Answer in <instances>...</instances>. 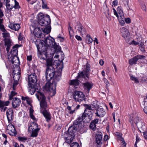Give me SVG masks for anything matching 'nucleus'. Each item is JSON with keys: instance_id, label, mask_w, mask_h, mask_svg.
Instances as JSON below:
<instances>
[{"instance_id": "obj_21", "label": "nucleus", "mask_w": 147, "mask_h": 147, "mask_svg": "<svg viewBox=\"0 0 147 147\" xmlns=\"http://www.w3.org/2000/svg\"><path fill=\"white\" fill-rule=\"evenodd\" d=\"M96 142L98 145H100L102 144L101 141L102 138V134L100 131H98L95 136Z\"/></svg>"}, {"instance_id": "obj_30", "label": "nucleus", "mask_w": 147, "mask_h": 147, "mask_svg": "<svg viewBox=\"0 0 147 147\" xmlns=\"http://www.w3.org/2000/svg\"><path fill=\"white\" fill-rule=\"evenodd\" d=\"M84 88L88 91L90 90V88L92 87V85L88 82L84 83Z\"/></svg>"}, {"instance_id": "obj_11", "label": "nucleus", "mask_w": 147, "mask_h": 147, "mask_svg": "<svg viewBox=\"0 0 147 147\" xmlns=\"http://www.w3.org/2000/svg\"><path fill=\"white\" fill-rule=\"evenodd\" d=\"M28 85L29 87H33L37 82V76L35 73L32 74L30 75L28 74Z\"/></svg>"}, {"instance_id": "obj_46", "label": "nucleus", "mask_w": 147, "mask_h": 147, "mask_svg": "<svg viewBox=\"0 0 147 147\" xmlns=\"http://www.w3.org/2000/svg\"><path fill=\"white\" fill-rule=\"evenodd\" d=\"M32 87H30V88H30L29 90V92L32 95L33 94L35 91V89L34 88H33Z\"/></svg>"}, {"instance_id": "obj_9", "label": "nucleus", "mask_w": 147, "mask_h": 147, "mask_svg": "<svg viewBox=\"0 0 147 147\" xmlns=\"http://www.w3.org/2000/svg\"><path fill=\"white\" fill-rule=\"evenodd\" d=\"M114 14L118 18L119 22L122 26L124 25L125 21H124V16L123 15V10L122 9L121 7H118L117 8V13L115 9H113Z\"/></svg>"}, {"instance_id": "obj_37", "label": "nucleus", "mask_w": 147, "mask_h": 147, "mask_svg": "<svg viewBox=\"0 0 147 147\" xmlns=\"http://www.w3.org/2000/svg\"><path fill=\"white\" fill-rule=\"evenodd\" d=\"M12 1L13 4H14V7L15 9L18 8L19 7L18 3L16 1V0H13Z\"/></svg>"}, {"instance_id": "obj_23", "label": "nucleus", "mask_w": 147, "mask_h": 147, "mask_svg": "<svg viewBox=\"0 0 147 147\" xmlns=\"http://www.w3.org/2000/svg\"><path fill=\"white\" fill-rule=\"evenodd\" d=\"M13 110L11 109H8L6 111V115L8 122H10L12 120L13 118Z\"/></svg>"}, {"instance_id": "obj_26", "label": "nucleus", "mask_w": 147, "mask_h": 147, "mask_svg": "<svg viewBox=\"0 0 147 147\" xmlns=\"http://www.w3.org/2000/svg\"><path fill=\"white\" fill-rule=\"evenodd\" d=\"M13 73H20V68L19 65H13Z\"/></svg>"}, {"instance_id": "obj_59", "label": "nucleus", "mask_w": 147, "mask_h": 147, "mask_svg": "<svg viewBox=\"0 0 147 147\" xmlns=\"http://www.w3.org/2000/svg\"><path fill=\"white\" fill-rule=\"evenodd\" d=\"M40 4L37 3V5L34 6V7L35 9H38L40 8Z\"/></svg>"}, {"instance_id": "obj_60", "label": "nucleus", "mask_w": 147, "mask_h": 147, "mask_svg": "<svg viewBox=\"0 0 147 147\" xmlns=\"http://www.w3.org/2000/svg\"><path fill=\"white\" fill-rule=\"evenodd\" d=\"M104 140L105 141H107L109 139V137L108 135H105L104 137Z\"/></svg>"}, {"instance_id": "obj_64", "label": "nucleus", "mask_w": 147, "mask_h": 147, "mask_svg": "<svg viewBox=\"0 0 147 147\" xmlns=\"http://www.w3.org/2000/svg\"><path fill=\"white\" fill-rule=\"evenodd\" d=\"M143 110L144 112L147 115V107H145L143 109Z\"/></svg>"}, {"instance_id": "obj_2", "label": "nucleus", "mask_w": 147, "mask_h": 147, "mask_svg": "<svg viewBox=\"0 0 147 147\" xmlns=\"http://www.w3.org/2000/svg\"><path fill=\"white\" fill-rule=\"evenodd\" d=\"M38 51V55L40 59H44L47 62V64H59L64 59V55L61 51L55 52L54 49H48L36 46Z\"/></svg>"}, {"instance_id": "obj_62", "label": "nucleus", "mask_w": 147, "mask_h": 147, "mask_svg": "<svg viewBox=\"0 0 147 147\" xmlns=\"http://www.w3.org/2000/svg\"><path fill=\"white\" fill-rule=\"evenodd\" d=\"M120 138H121V141H122V142L123 143V144L124 146H126V143L125 142V141H124V140L121 137Z\"/></svg>"}, {"instance_id": "obj_45", "label": "nucleus", "mask_w": 147, "mask_h": 147, "mask_svg": "<svg viewBox=\"0 0 147 147\" xmlns=\"http://www.w3.org/2000/svg\"><path fill=\"white\" fill-rule=\"evenodd\" d=\"M70 147H80V146L77 142H74L71 144Z\"/></svg>"}, {"instance_id": "obj_6", "label": "nucleus", "mask_w": 147, "mask_h": 147, "mask_svg": "<svg viewBox=\"0 0 147 147\" xmlns=\"http://www.w3.org/2000/svg\"><path fill=\"white\" fill-rule=\"evenodd\" d=\"M19 47L18 45H16L13 47L10 53H8L7 59L9 61L8 63L13 64L16 63H20L19 59L17 57L18 54L17 49Z\"/></svg>"}, {"instance_id": "obj_7", "label": "nucleus", "mask_w": 147, "mask_h": 147, "mask_svg": "<svg viewBox=\"0 0 147 147\" xmlns=\"http://www.w3.org/2000/svg\"><path fill=\"white\" fill-rule=\"evenodd\" d=\"M38 20L39 24L43 26H46L49 25L51 23V19L48 15L45 16L41 13H40L38 15Z\"/></svg>"}, {"instance_id": "obj_32", "label": "nucleus", "mask_w": 147, "mask_h": 147, "mask_svg": "<svg viewBox=\"0 0 147 147\" xmlns=\"http://www.w3.org/2000/svg\"><path fill=\"white\" fill-rule=\"evenodd\" d=\"M43 32L46 34L49 33L51 30V27L50 26H48L42 30Z\"/></svg>"}, {"instance_id": "obj_8", "label": "nucleus", "mask_w": 147, "mask_h": 147, "mask_svg": "<svg viewBox=\"0 0 147 147\" xmlns=\"http://www.w3.org/2000/svg\"><path fill=\"white\" fill-rule=\"evenodd\" d=\"M84 67L85 69L80 73L78 74L77 78L78 79H84L87 80L86 78H88L89 72L90 71V67L89 65H84Z\"/></svg>"}, {"instance_id": "obj_48", "label": "nucleus", "mask_w": 147, "mask_h": 147, "mask_svg": "<svg viewBox=\"0 0 147 147\" xmlns=\"http://www.w3.org/2000/svg\"><path fill=\"white\" fill-rule=\"evenodd\" d=\"M99 119L98 118H96L94 119L91 121V122L92 123H93L94 124V125H96V124L98 123L99 121Z\"/></svg>"}, {"instance_id": "obj_47", "label": "nucleus", "mask_w": 147, "mask_h": 147, "mask_svg": "<svg viewBox=\"0 0 147 147\" xmlns=\"http://www.w3.org/2000/svg\"><path fill=\"white\" fill-rule=\"evenodd\" d=\"M127 42L129 44L133 45H137L138 44V42H137L134 40H132L131 42H130V40H129V41Z\"/></svg>"}, {"instance_id": "obj_35", "label": "nucleus", "mask_w": 147, "mask_h": 147, "mask_svg": "<svg viewBox=\"0 0 147 147\" xmlns=\"http://www.w3.org/2000/svg\"><path fill=\"white\" fill-rule=\"evenodd\" d=\"M9 134L10 135L13 136H16L17 134V133L15 127L14 128H13L9 132Z\"/></svg>"}, {"instance_id": "obj_4", "label": "nucleus", "mask_w": 147, "mask_h": 147, "mask_svg": "<svg viewBox=\"0 0 147 147\" xmlns=\"http://www.w3.org/2000/svg\"><path fill=\"white\" fill-rule=\"evenodd\" d=\"M36 96L38 100L40 101L41 107L40 112L46 119L47 121L49 122L51 119V114L47 110L48 105L46 100V97L43 93L39 91L38 92Z\"/></svg>"}, {"instance_id": "obj_14", "label": "nucleus", "mask_w": 147, "mask_h": 147, "mask_svg": "<svg viewBox=\"0 0 147 147\" xmlns=\"http://www.w3.org/2000/svg\"><path fill=\"white\" fill-rule=\"evenodd\" d=\"M13 90L16 89V87L18 84V82L20 76V73H13Z\"/></svg>"}, {"instance_id": "obj_3", "label": "nucleus", "mask_w": 147, "mask_h": 147, "mask_svg": "<svg viewBox=\"0 0 147 147\" xmlns=\"http://www.w3.org/2000/svg\"><path fill=\"white\" fill-rule=\"evenodd\" d=\"M93 110L84 111L82 116H79L78 119L74 121L73 125L70 127L67 132H65L64 139L66 143L69 144L71 143L74 139L75 133L81 127V123L83 121L84 122H89L92 119Z\"/></svg>"}, {"instance_id": "obj_36", "label": "nucleus", "mask_w": 147, "mask_h": 147, "mask_svg": "<svg viewBox=\"0 0 147 147\" xmlns=\"http://www.w3.org/2000/svg\"><path fill=\"white\" fill-rule=\"evenodd\" d=\"M84 106H85V109L84 111H88L92 110L91 105H89L87 104H85Z\"/></svg>"}, {"instance_id": "obj_5", "label": "nucleus", "mask_w": 147, "mask_h": 147, "mask_svg": "<svg viewBox=\"0 0 147 147\" xmlns=\"http://www.w3.org/2000/svg\"><path fill=\"white\" fill-rule=\"evenodd\" d=\"M50 37L53 39V40L49 37H47L44 41L42 40H38L36 42V46H39L41 47H45V49H47L48 48L49 49H54L55 52L56 50H59V44L55 42L54 38L51 37Z\"/></svg>"}, {"instance_id": "obj_31", "label": "nucleus", "mask_w": 147, "mask_h": 147, "mask_svg": "<svg viewBox=\"0 0 147 147\" xmlns=\"http://www.w3.org/2000/svg\"><path fill=\"white\" fill-rule=\"evenodd\" d=\"M8 41H5V45L6 47V49L7 52L9 51L11 46V41L10 40H7Z\"/></svg>"}, {"instance_id": "obj_55", "label": "nucleus", "mask_w": 147, "mask_h": 147, "mask_svg": "<svg viewBox=\"0 0 147 147\" xmlns=\"http://www.w3.org/2000/svg\"><path fill=\"white\" fill-rule=\"evenodd\" d=\"M91 106L92 107V108L94 109H96L98 107L97 104L94 103L91 104Z\"/></svg>"}, {"instance_id": "obj_44", "label": "nucleus", "mask_w": 147, "mask_h": 147, "mask_svg": "<svg viewBox=\"0 0 147 147\" xmlns=\"http://www.w3.org/2000/svg\"><path fill=\"white\" fill-rule=\"evenodd\" d=\"M139 46L141 51L143 52H144L145 51L144 49V44L143 43H141Z\"/></svg>"}, {"instance_id": "obj_57", "label": "nucleus", "mask_w": 147, "mask_h": 147, "mask_svg": "<svg viewBox=\"0 0 147 147\" xmlns=\"http://www.w3.org/2000/svg\"><path fill=\"white\" fill-rule=\"evenodd\" d=\"M140 138L137 134L136 135V142L138 143L140 141Z\"/></svg>"}, {"instance_id": "obj_54", "label": "nucleus", "mask_w": 147, "mask_h": 147, "mask_svg": "<svg viewBox=\"0 0 147 147\" xmlns=\"http://www.w3.org/2000/svg\"><path fill=\"white\" fill-rule=\"evenodd\" d=\"M75 38L78 40L81 41L82 40V38L79 36L76 35L75 36Z\"/></svg>"}, {"instance_id": "obj_20", "label": "nucleus", "mask_w": 147, "mask_h": 147, "mask_svg": "<svg viewBox=\"0 0 147 147\" xmlns=\"http://www.w3.org/2000/svg\"><path fill=\"white\" fill-rule=\"evenodd\" d=\"M106 113L103 108H98L96 110V112L95 113L96 117L99 118L103 117L106 114Z\"/></svg>"}, {"instance_id": "obj_24", "label": "nucleus", "mask_w": 147, "mask_h": 147, "mask_svg": "<svg viewBox=\"0 0 147 147\" xmlns=\"http://www.w3.org/2000/svg\"><path fill=\"white\" fill-rule=\"evenodd\" d=\"M38 125L35 122H31L29 125L28 130L29 131H31L32 130L40 129L38 127Z\"/></svg>"}, {"instance_id": "obj_1", "label": "nucleus", "mask_w": 147, "mask_h": 147, "mask_svg": "<svg viewBox=\"0 0 147 147\" xmlns=\"http://www.w3.org/2000/svg\"><path fill=\"white\" fill-rule=\"evenodd\" d=\"M63 65H47L45 77L48 81L44 86L51 96L56 94L57 82L60 79Z\"/></svg>"}, {"instance_id": "obj_58", "label": "nucleus", "mask_w": 147, "mask_h": 147, "mask_svg": "<svg viewBox=\"0 0 147 147\" xmlns=\"http://www.w3.org/2000/svg\"><path fill=\"white\" fill-rule=\"evenodd\" d=\"M104 80L105 83L106 84V86H108L109 84V83L108 80L106 79L105 78L104 79Z\"/></svg>"}, {"instance_id": "obj_17", "label": "nucleus", "mask_w": 147, "mask_h": 147, "mask_svg": "<svg viewBox=\"0 0 147 147\" xmlns=\"http://www.w3.org/2000/svg\"><path fill=\"white\" fill-rule=\"evenodd\" d=\"M141 119L139 118L138 115L137 114H132L131 115L130 118V122L131 123H135L137 125L138 123L140 121Z\"/></svg>"}, {"instance_id": "obj_25", "label": "nucleus", "mask_w": 147, "mask_h": 147, "mask_svg": "<svg viewBox=\"0 0 147 147\" xmlns=\"http://www.w3.org/2000/svg\"><path fill=\"white\" fill-rule=\"evenodd\" d=\"M9 28L15 31H18L20 28V24H11L9 25Z\"/></svg>"}, {"instance_id": "obj_49", "label": "nucleus", "mask_w": 147, "mask_h": 147, "mask_svg": "<svg viewBox=\"0 0 147 147\" xmlns=\"http://www.w3.org/2000/svg\"><path fill=\"white\" fill-rule=\"evenodd\" d=\"M37 0H27L28 3L30 4H33L35 3Z\"/></svg>"}, {"instance_id": "obj_61", "label": "nucleus", "mask_w": 147, "mask_h": 147, "mask_svg": "<svg viewBox=\"0 0 147 147\" xmlns=\"http://www.w3.org/2000/svg\"><path fill=\"white\" fill-rule=\"evenodd\" d=\"M13 146L14 147H19L18 144L16 142H14L13 143Z\"/></svg>"}, {"instance_id": "obj_22", "label": "nucleus", "mask_w": 147, "mask_h": 147, "mask_svg": "<svg viewBox=\"0 0 147 147\" xmlns=\"http://www.w3.org/2000/svg\"><path fill=\"white\" fill-rule=\"evenodd\" d=\"M13 99L12 105L13 108L15 109L20 106L21 101L20 99L17 98H15Z\"/></svg>"}, {"instance_id": "obj_50", "label": "nucleus", "mask_w": 147, "mask_h": 147, "mask_svg": "<svg viewBox=\"0 0 147 147\" xmlns=\"http://www.w3.org/2000/svg\"><path fill=\"white\" fill-rule=\"evenodd\" d=\"M69 32V35L70 36H71L72 34L73 33V31L72 30L71 28V27H69L68 28Z\"/></svg>"}, {"instance_id": "obj_19", "label": "nucleus", "mask_w": 147, "mask_h": 147, "mask_svg": "<svg viewBox=\"0 0 147 147\" xmlns=\"http://www.w3.org/2000/svg\"><path fill=\"white\" fill-rule=\"evenodd\" d=\"M145 57L143 55H138L134 58L130 59L129 61L130 64H136L137 61L142 59H145Z\"/></svg>"}, {"instance_id": "obj_12", "label": "nucleus", "mask_w": 147, "mask_h": 147, "mask_svg": "<svg viewBox=\"0 0 147 147\" xmlns=\"http://www.w3.org/2000/svg\"><path fill=\"white\" fill-rule=\"evenodd\" d=\"M120 31L122 36L125 39L127 42H128L129 40H130L129 37L130 33L128 30L125 27H123L120 28Z\"/></svg>"}, {"instance_id": "obj_27", "label": "nucleus", "mask_w": 147, "mask_h": 147, "mask_svg": "<svg viewBox=\"0 0 147 147\" xmlns=\"http://www.w3.org/2000/svg\"><path fill=\"white\" fill-rule=\"evenodd\" d=\"M10 103L9 101H4L1 100H0V109L2 111V109L5 106H7Z\"/></svg>"}, {"instance_id": "obj_34", "label": "nucleus", "mask_w": 147, "mask_h": 147, "mask_svg": "<svg viewBox=\"0 0 147 147\" xmlns=\"http://www.w3.org/2000/svg\"><path fill=\"white\" fill-rule=\"evenodd\" d=\"M86 42L88 44H89L92 42L93 40L92 38L90 36L89 34H87L86 36Z\"/></svg>"}, {"instance_id": "obj_39", "label": "nucleus", "mask_w": 147, "mask_h": 147, "mask_svg": "<svg viewBox=\"0 0 147 147\" xmlns=\"http://www.w3.org/2000/svg\"><path fill=\"white\" fill-rule=\"evenodd\" d=\"M17 94V93L15 91H12L11 92V94L9 95V99L11 100L13 99V97Z\"/></svg>"}, {"instance_id": "obj_28", "label": "nucleus", "mask_w": 147, "mask_h": 147, "mask_svg": "<svg viewBox=\"0 0 147 147\" xmlns=\"http://www.w3.org/2000/svg\"><path fill=\"white\" fill-rule=\"evenodd\" d=\"M4 3H5L7 8L8 9H11L14 7V4L10 3L9 0L4 1Z\"/></svg>"}, {"instance_id": "obj_56", "label": "nucleus", "mask_w": 147, "mask_h": 147, "mask_svg": "<svg viewBox=\"0 0 147 147\" xmlns=\"http://www.w3.org/2000/svg\"><path fill=\"white\" fill-rule=\"evenodd\" d=\"M141 8L143 10L145 11H146V6L145 4H143L141 6Z\"/></svg>"}, {"instance_id": "obj_51", "label": "nucleus", "mask_w": 147, "mask_h": 147, "mask_svg": "<svg viewBox=\"0 0 147 147\" xmlns=\"http://www.w3.org/2000/svg\"><path fill=\"white\" fill-rule=\"evenodd\" d=\"M142 133L143 134L144 136V138L147 141V133L146 131H144L142 132Z\"/></svg>"}, {"instance_id": "obj_18", "label": "nucleus", "mask_w": 147, "mask_h": 147, "mask_svg": "<svg viewBox=\"0 0 147 147\" xmlns=\"http://www.w3.org/2000/svg\"><path fill=\"white\" fill-rule=\"evenodd\" d=\"M33 33L36 37L39 38H42L44 36V34L42 33L41 30L39 27L34 28Z\"/></svg>"}, {"instance_id": "obj_13", "label": "nucleus", "mask_w": 147, "mask_h": 147, "mask_svg": "<svg viewBox=\"0 0 147 147\" xmlns=\"http://www.w3.org/2000/svg\"><path fill=\"white\" fill-rule=\"evenodd\" d=\"M0 29L3 32V36L4 38L5 42V41H8L7 40H9V34L7 32L4 28V26L2 24V20L0 19Z\"/></svg>"}, {"instance_id": "obj_52", "label": "nucleus", "mask_w": 147, "mask_h": 147, "mask_svg": "<svg viewBox=\"0 0 147 147\" xmlns=\"http://www.w3.org/2000/svg\"><path fill=\"white\" fill-rule=\"evenodd\" d=\"M124 19H125V21L126 23L129 24L131 23V19L130 18H124Z\"/></svg>"}, {"instance_id": "obj_16", "label": "nucleus", "mask_w": 147, "mask_h": 147, "mask_svg": "<svg viewBox=\"0 0 147 147\" xmlns=\"http://www.w3.org/2000/svg\"><path fill=\"white\" fill-rule=\"evenodd\" d=\"M80 107V105H77L76 104L74 103L71 106H68L67 109L69 111V113L70 114H72L75 113V111L78 109Z\"/></svg>"}, {"instance_id": "obj_43", "label": "nucleus", "mask_w": 147, "mask_h": 147, "mask_svg": "<svg viewBox=\"0 0 147 147\" xmlns=\"http://www.w3.org/2000/svg\"><path fill=\"white\" fill-rule=\"evenodd\" d=\"M42 4V7L43 9H46L47 8V2L45 0H41Z\"/></svg>"}, {"instance_id": "obj_38", "label": "nucleus", "mask_w": 147, "mask_h": 147, "mask_svg": "<svg viewBox=\"0 0 147 147\" xmlns=\"http://www.w3.org/2000/svg\"><path fill=\"white\" fill-rule=\"evenodd\" d=\"M89 127L93 131H95L96 130V125H94L93 123H92L91 122Z\"/></svg>"}, {"instance_id": "obj_15", "label": "nucleus", "mask_w": 147, "mask_h": 147, "mask_svg": "<svg viewBox=\"0 0 147 147\" xmlns=\"http://www.w3.org/2000/svg\"><path fill=\"white\" fill-rule=\"evenodd\" d=\"M75 28L77 29L83 37L84 35L86 34L87 32L86 29L80 23H78L76 26Z\"/></svg>"}, {"instance_id": "obj_53", "label": "nucleus", "mask_w": 147, "mask_h": 147, "mask_svg": "<svg viewBox=\"0 0 147 147\" xmlns=\"http://www.w3.org/2000/svg\"><path fill=\"white\" fill-rule=\"evenodd\" d=\"M118 1L117 0H115L113 1L112 3L113 6H117L118 4Z\"/></svg>"}, {"instance_id": "obj_40", "label": "nucleus", "mask_w": 147, "mask_h": 147, "mask_svg": "<svg viewBox=\"0 0 147 147\" xmlns=\"http://www.w3.org/2000/svg\"><path fill=\"white\" fill-rule=\"evenodd\" d=\"M130 79L131 80L134 81L136 83H138L139 82V81L138 79L133 76H130Z\"/></svg>"}, {"instance_id": "obj_29", "label": "nucleus", "mask_w": 147, "mask_h": 147, "mask_svg": "<svg viewBox=\"0 0 147 147\" xmlns=\"http://www.w3.org/2000/svg\"><path fill=\"white\" fill-rule=\"evenodd\" d=\"M40 129H36L32 130V134L31 135V136L32 137H36L38 135V132L39 131Z\"/></svg>"}, {"instance_id": "obj_10", "label": "nucleus", "mask_w": 147, "mask_h": 147, "mask_svg": "<svg viewBox=\"0 0 147 147\" xmlns=\"http://www.w3.org/2000/svg\"><path fill=\"white\" fill-rule=\"evenodd\" d=\"M73 95L74 98L76 101L81 102L85 100V96L82 92L75 91L73 93Z\"/></svg>"}, {"instance_id": "obj_63", "label": "nucleus", "mask_w": 147, "mask_h": 147, "mask_svg": "<svg viewBox=\"0 0 147 147\" xmlns=\"http://www.w3.org/2000/svg\"><path fill=\"white\" fill-rule=\"evenodd\" d=\"M32 59V56L31 55L28 56H27V59L28 60L30 61Z\"/></svg>"}, {"instance_id": "obj_33", "label": "nucleus", "mask_w": 147, "mask_h": 147, "mask_svg": "<svg viewBox=\"0 0 147 147\" xmlns=\"http://www.w3.org/2000/svg\"><path fill=\"white\" fill-rule=\"evenodd\" d=\"M78 79L77 78V79L71 80L70 84V85L75 86L78 85L79 84V82Z\"/></svg>"}, {"instance_id": "obj_42", "label": "nucleus", "mask_w": 147, "mask_h": 147, "mask_svg": "<svg viewBox=\"0 0 147 147\" xmlns=\"http://www.w3.org/2000/svg\"><path fill=\"white\" fill-rule=\"evenodd\" d=\"M18 138L19 140L22 142H24L27 140V138L24 137L20 136L18 137Z\"/></svg>"}, {"instance_id": "obj_41", "label": "nucleus", "mask_w": 147, "mask_h": 147, "mask_svg": "<svg viewBox=\"0 0 147 147\" xmlns=\"http://www.w3.org/2000/svg\"><path fill=\"white\" fill-rule=\"evenodd\" d=\"M14 127L13 125L11 124H9L7 126L6 129V130H9V131L11 130L13 128H14Z\"/></svg>"}]
</instances>
